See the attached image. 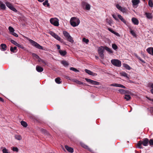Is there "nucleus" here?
<instances>
[{"mask_svg": "<svg viewBox=\"0 0 153 153\" xmlns=\"http://www.w3.org/2000/svg\"><path fill=\"white\" fill-rule=\"evenodd\" d=\"M72 81L76 83H77L78 84H79V85L82 84V85H85V83H83V82H82L81 81H79L77 79H74L72 80Z\"/></svg>", "mask_w": 153, "mask_h": 153, "instance_id": "nucleus-19", "label": "nucleus"}, {"mask_svg": "<svg viewBox=\"0 0 153 153\" xmlns=\"http://www.w3.org/2000/svg\"><path fill=\"white\" fill-rule=\"evenodd\" d=\"M118 87H120V88H126V87L125 86H124L123 85H121V84H119Z\"/></svg>", "mask_w": 153, "mask_h": 153, "instance_id": "nucleus-51", "label": "nucleus"}, {"mask_svg": "<svg viewBox=\"0 0 153 153\" xmlns=\"http://www.w3.org/2000/svg\"><path fill=\"white\" fill-rule=\"evenodd\" d=\"M15 138L18 140H20L22 139V136L19 134H16L14 136Z\"/></svg>", "mask_w": 153, "mask_h": 153, "instance_id": "nucleus-24", "label": "nucleus"}, {"mask_svg": "<svg viewBox=\"0 0 153 153\" xmlns=\"http://www.w3.org/2000/svg\"><path fill=\"white\" fill-rule=\"evenodd\" d=\"M10 51L13 53H16L17 51V47H14L13 48L11 47L10 48Z\"/></svg>", "mask_w": 153, "mask_h": 153, "instance_id": "nucleus-23", "label": "nucleus"}, {"mask_svg": "<svg viewBox=\"0 0 153 153\" xmlns=\"http://www.w3.org/2000/svg\"><path fill=\"white\" fill-rule=\"evenodd\" d=\"M7 6L9 8H10V3L9 2H6L5 3Z\"/></svg>", "mask_w": 153, "mask_h": 153, "instance_id": "nucleus-54", "label": "nucleus"}, {"mask_svg": "<svg viewBox=\"0 0 153 153\" xmlns=\"http://www.w3.org/2000/svg\"><path fill=\"white\" fill-rule=\"evenodd\" d=\"M119 92L122 94H130L131 93L128 90H126L123 89H120L118 90Z\"/></svg>", "mask_w": 153, "mask_h": 153, "instance_id": "nucleus-11", "label": "nucleus"}, {"mask_svg": "<svg viewBox=\"0 0 153 153\" xmlns=\"http://www.w3.org/2000/svg\"><path fill=\"white\" fill-rule=\"evenodd\" d=\"M145 15L146 17L149 19H152V16L151 13L149 12H145Z\"/></svg>", "mask_w": 153, "mask_h": 153, "instance_id": "nucleus-13", "label": "nucleus"}, {"mask_svg": "<svg viewBox=\"0 0 153 153\" xmlns=\"http://www.w3.org/2000/svg\"><path fill=\"white\" fill-rule=\"evenodd\" d=\"M17 47H18L19 48H21L22 49H23L24 50H25L26 49L25 48L23 47V46L22 45H20L19 44H18L17 45H16Z\"/></svg>", "mask_w": 153, "mask_h": 153, "instance_id": "nucleus-39", "label": "nucleus"}, {"mask_svg": "<svg viewBox=\"0 0 153 153\" xmlns=\"http://www.w3.org/2000/svg\"><path fill=\"white\" fill-rule=\"evenodd\" d=\"M56 46L57 47V48L59 50L60 49V45H56Z\"/></svg>", "mask_w": 153, "mask_h": 153, "instance_id": "nucleus-59", "label": "nucleus"}, {"mask_svg": "<svg viewBox=\"0 0 153 153\" xmlns=\"http://www.w3.org/2000/svg\"><path fill=\"white\" fill-rule=\"evenodd\" d=\"M49 33L55 39L60 41L61 43H63V40L61 39V38L56 34L54 33L52 31H50Z\"/></svg>", "mask_w": 153, "mask_h": 153, "instance_id": "nucleus-4", "label": "nucleus"}, {"mask_svg": "<svg viewBox=\"0 0 153 153\" xmlns=\"http://www.w3.org/2000/svg\"><path fill=\"white\" fill-rule=\"evenodd\" d=\"M59 20L56 18H52L50 19V23L55 26H58L59 25Z\"/></svg>", "mask_w": 153, "mask_h": 153, "instance_id": "nucleus-3", "label": "nucleus"}, {"mask_svg": "<svg viewBox=\"0 0 153 153\" xmlns=\"http://www.w3.org/2000/svg\"><path fill=\"white\" fill-rule=\"evenodd\" d=\"M82 6L84 9L89 10L90 9V5L87 2H83L82 3Z\"/></svg>", "mask_w": 153, "mask_h": 153, "instance_id": "nucleus-7", "label": "nucleus"}, {"mask_svg": "<svg viewBox=\"0 0 153 153\" xmlns=\"http://www.w3.org/2000/svg\"><path fill=\"white\" fill-rule=\"evenodd\" d=\"M55 81L58 84L61 83L62 82V81L61 80L60 78L59 77H58L56 78L55 79Z\"/></svg>", "mask_w": 153, "mask_h": 153, "instance_id": "nucleus-28", "label": "nucleus"}, {"mask_svg": "<svg viewBox=\"0 0 153 153\" xmlns=\"http://www.w3.org/2000/svg\"><path fill=\"white\" fill-rule=\"evenodd\" d=\"M98 53L100 56L102 58H103L104 57V55L103 52L104 51V49L103 47L102 46L99 47L98 48Z\"/></svg>", "mask_w": 153, "mask_h": 153, "instance_id": "nucleus-8", "label": "nucleus"}, {"mask_svg": "<svg viewBox=\"0 0 153 153\" xmlns=\"http://www.w3.org/2000/svg\"><path fill=\"white\" fill-rule=\"evenodd\" d=\"M10 9L14 12H16L17 10L11 5L10 4Z\"/></svg>", "mask_w": 153, "mask_h": 153, "instance_id": "nucleus-37", "label": "nucleus"}, {"mask_svg": "<svg viewBox=\"0 0 153 153\" xmlns=\"http://www.w3.org/2000/svg\"><path fill=\"white\" fill-rule=\"evenodd\" d=\"M149 140L148 139L146 138L143 139V140H140L138 142L137 144V147L139 149H142L143 147L142 146L143 145L144 146H146L148 145Z\"/></svg>", "mask_w": 153, "mask_h": 153, "instance_id": "nucleus-1", "label": "nucleus"}, {"mask_svg": "<svg viewBox=\"0 0 153 153\" xmlns=\"http://www.w3.org/2000/svg\"><path fill=\"white\" fill-rule=\"evenodd\" d=\"M108 30L109 31H110L112 33H113L114 32V30H111V29H110V28H108Z\"/></svg>", "mask_w": 153, "mask_h": 153, "instance_id": "nucleus-57", "label": "nucleus"}, {"mask_svg": "<svg viewBox=\"0 0 153 153\" xmlns=\"http://www.w3.org/2000/svg\"><path fill=\"white\" fill-rule=\"evenodd\" d=\"M36 71L38 72H41L43 70V68L40 66H37L36 68Z\"/></svg>", "mask_w": 153, "mask_h": 153, "instance_id": "nucleus-21", "label": "nucleus"}, {"mask_svg": "<svg viewBox=\"0 0 153 153\" xmlns=\"http://www.w3.org/2000/svg\"><path fill=\"white\" fill-rule=\"evenodd\" d=\"M43 4L45 6L46 5H47L48 7H49L50 4L48 3V1L47 0H46L43 3Z\"/></svg>", "mask_w": 153, "mask_h": 153, "instance_id": "nucleus-36", "label": "nucleus"}, {"mask_svg": "<svg viewBox=\"0 0 153 153\" xmlns=\"http://www.w3.org/2000/svg\"><path fill=\"white\" fill-rule=\"evenodd\" d=\"M149 142L150 145H153V139H151Z\"/></svg>", "mask_w": 153, "mask_h": 153, "instance_id": "nucleus-50", "label": "nucleus"}, {"mask_svg": "<svg viewBox=\"0 0 153 153\" xmlns=\"http://www.w3.org/2000/svg\"><path fill=\"white\" fill-rule=\"evenodd\" d=\"M133 6H137L140 2V0H132Z\"/></svg>", "mask_w": 153, "mask_h": 153, "instance_id": "nucleus-18", "label": "nucleus"}, {"mask_svg": "<svg viewBox=\"0 0 153 153\" xmlns=\"http://www.w3.org/2000/svg\"><path fill=\"white\" fill-rule=\"evenodd\" d=\"M116 7L123 13H125L126 10L125 8L122 7L119 4L116 5Z\"/></svg>", "mask_w": 153, "mask_h": 153, "instance_id": "nucleus-10", "label": "nucleus"}, {"mask_svg": "<svg viewBox=\"0 0 153 153\" xmlns=\"http://www.w3.org/2000/svg\"><path fill=\"white\" fill-rule=\"evenodd\" d=\"M65 148L69 152L73 153L74 152V149L72 148L69 147L67 146H65Z\"/></svg>", "mask_w": 153, "mask_h": 153, "instance_id": "nucleus-16", "label": "nucleus"}, {"mask_svg": "<svg viewBox=\"0 0 153 153\" xmlns=\"http://www.w3.org/2000/svg\"><path fill=\"white\" fill-rule=\"evenodd\" d=\"M42 62L43 63L45 64H46V62L45 61L42 59Z\"/></svg>", "mask_w": 153, "mask_h": 153, "instance_id": "nucleus-61", "label": "nucleus"}, {"mask_svg": "<svg viewBox=\"0 0 153 153\" xmlns=\"http://www.w3.org/2000/svg\"><path fill=\"white\" fill-rule=\"evenodd\" d=\"M148 5L151 7H152L153 4L152 0H149L148 2Z\"/></svg>", "mask_w": 153, "mask_h": 153, "instance_id": "nucleus-40", "label": "nucleus"}, {"mask_svg": "<svg viewBox=\"0 0 153 153\" xmlns=\"http://www.w3.org/2000/svg\"><path fill=\"white\" fill-rule=\"evenodd\" d=\"M82 146L83 147H84V148H85V149H88V147L87 146L85 145V144H82Z\"/></svg>", "mask_w": 153, "mask_h": 153, "instance_id": "nucleus-53", "label": "nucleus"}, {"mask_svg": "<svg viewBox=\"0 0 153 153\" xmlns=\"http://www.w3.org/2000/svg\"><path fill=\"white\" fill-rule=\"evenodd\" d=\"M82 41L83 42H85L86 44H87L89 42V40L88 39H86L85 38H83Z\"/></svg>", "mask_w": 153, "mask_h": 153, "instance_id": "nucleus-41", "label": "nucleus"}, {"mask_svg": "<svg viewBox=\"0 0 153 153\" xmlns=\"http://www.w3.org/2000/svg\"><path fill=\"white\" fill-rule=\"evenodd\" d=\"M38 59V60L39 62H40L41 61L42 62V59L40 58L39 57Z\"/></svg>", "mask_w": 153, "mask_h": 153, "instance_id": "nucleus-63", "label": "nucleus"}, {"mask_svg": "<svg viewBox=\"0 0 153 153\" xmlns=\"http://www.w3.org/2000/svg\"><path fill=\"white\" fill-rule=\"evenodd\" d=\"M113 33L114 34H115V35H116L117 36H120L119 34L118 33L115 32L114 31V32Z\"/></svg>", "mask_w": 153, "mask_h": 153, "instance_id": "nucleus-55", "label": "nucleus"}, {"mask_svg": "<svg viewBox=\"0 0 153 153\" xmlns=\"http://www.w3.org/2000/svg\"><path fill=\"white\" fill-rule=\"evenodd\" d=\"M118 85H119V84H118L114 83V84H110V85L111 86H114V87H118Z\"/></svg>", "mask_w": 153, "mask_h": 153, "instance_id": "nucleus-47", "label": "nucleus"}, {"mask_svg": "<svg viewBox=\"0 0 153 153\" xmlns=\"http://www.w3.org/2000/svg\"><path fill=\"white\" fill-rule=\"evenodd\" d=\"M135 56L139 60H140L141 59V58L139 56H137V55H135Z\"/></svg>", "mask_w": 153, "mask_h": 153, "instance_id": "nucleus-62", "label": "nucleus"}, {"mask_svg": "<svg viewBox=\"0 0 153 153\" xmlns=\"http://www.w3.org/2000/svg\"><path fill=\"white\" fill-rule=\"evenodd\" d=\"M3 153H8L7 150L5 148H4L2 150Z\"/></svg>", "mask_w": 153, "mask_h": 153, "instance_id": "nucleus-49", "label": "nucleus"}, {"mask_svg": "<svg viewBox=\"0 0 153 153\" xmlns=\"http://www.w3.org/2000/svg\"><path fill=\"white\" fill-rule=\"evenodd\" d=\"M130 33L134 37H136V33H135L134 31L131 29H130Z\"/></svg>", "mask_w": 153, "mask_h": 153, "instance_id": "nucleus-32", "label": "nucleus"}, {"mask_svg": "<svg viewBox=\"0 0 153 153\" xmlns=\"http://www.w3.org/2000/svg\"><path fill=\"white\" fill-rule=\"evenodd\" d=\"M70 69L71 70L73 71H74L75 72H78L79 71L77 70L76 69L73 68V67H71L70 68Z\"/></svg>", "mask_w": 153, "mask_h": 153, "instance_id": "nucleus-43", "label": "nucleus"}, {"mask_svg": "<svg viewBox=\"0 0 153 153\" xmlns=\"http://www.w3.org/2000/svg\"><path fill=\"white\" fill-rule=\"evenodd\" d=\"M67 39L68 41L69 42H70L73 43L74 42V40L73 39L72 37L70 35L67 38Z\"/></svg>", "mask_w": 153, "mask_h": 153, "instance_id": "nucleus-29", "label": "nucleus"}, {"mask_svg": "<svg viewBox=\"0 0 153 153\" xmlns=\"http://www.w3.org/2000/svg\"><path fill=\"white\" fill-rule=\"evenodd\" d=\"M70 22L71 26L75 27L78 26L79 25L80 21L78 18L72 17L71 19Z\"/></svg>", "mask_w": 153, "mask_h": 153, "instance_id": "nucleus-2", "label": "nucleus"}, {"mask_svg": "<svg viewBox=\"0 0 153 153\" xmlns=\"http://www.w3.org/2000/svg\"><path fill=\"white\" fill-rule=\"evenodd\" d=\"M121 76H124V77H126L127 78H128V79L129 78V77L128 76L127 74L125 72H122L121 73Z\"/></svg>", "mask_w": 153, "mask_h": 153, "instance_id": "nucleus-34", "label": "nucleus"}, {"mask_svg": "<svg viewBox=\"0 0 153 153\" xmlns=\"http://www.w3.org/2000/svg\"><path fill=\"white\" fill-rule=\"evenodd\" d=\"M11 149L13 152H18L19 151V149L16 147H12Z\"/></svg>", "mask_w": 153, "mask_h": 153, "instance_id": "nucleus-22", "label": "nucleus"}, {"mask_svg": "<svg viewBox=\"0 0 153 153\" xmlns=\"http://www.w3.org/2000/svg\"><path fill=\"white\" fill-rule=\"evenodd\" d=\"M32 55L33 57H35L36 59H38L39 58V56L35 53H33Z\"/></svg>", "mask_w": 153, "mask_h": 153, "instance_id": "nucleus-46", "label": "nucleus"}, {"mask_svg": "<svg viewBox=\"0 0 153 153\" xmlns=\"http://www.w3.org/2000/svg\"><path fill=\"white\" fill-rule=\"evenodd\" d=\"M85 72L89 75H92L93 76H95L97 75V74L95 73H93L91 71L88 69H85Z\"/></svg>", "mask_w": 153, "mask_h": 153, "instance_id": "nucleus-14", "label": "nucleus"}, {"mask_svg": "<svg viewBox=\"0 0 153 153\" xmlns=\"http://www.w3.org/2000/svg\"><path fill=\"white\" fill-rule=\"evenodd\" d=\"M149 86L152 89H153V83H150L149 84Z\"/></svg>", "mask_w": 153, "mask_h": 153, "instance_id": "nucleus-56", "label": "nucleus"}, {"mask_svg": "<svg viewBox=\"0 0 153 153\" xmlns=\"http://www.w3.org/2000/svg\"><path fill=\"white\" fill-rule=\"evenodd\" d=\"M106 21L110 25L112 23V21L110 19H107L106 20Z\"/></svg>", "mask_w": 153, "mask_h": 153, "instance_id": "nucleus-48", "label": "nucleus"}, {"mask_svg": "<svg viewBox=\"0 0 153 153\" xmlns=\"http://www.w3.org/2000/svg\"><path fill=\"white\" fill-rule=\"evenodd\" d=\"M10 41L12 44L16 46L18 44L16 41L12 39Z\"/></svg>", "mask_w": 153, "mask_h": 153, "instance_id": "nucleus-44", "label": "nucleus"}, {"mask_svg": "<svg viewBox=\"0 0 153 153\" xmlns=\"http://www.w3.org/2000/svg\"><path fill=\"white\" fill-rule=\"evenodd\" d=\"M32 44V45L36 47V48H37L39 49H43V47L41 46L39 44H38L36 42H35L32 39H29L28 40Z\"/></svg>", "mask_w": 153, "mask_h": 153, "instance_id": "nucleus-5", "label": "nucleus"}, {"mask_svg": "<svg viewBox=\"0 0 153 153\" xmlns=\"http://www.w3.org/2000/svg\"><path fill=\"white\" fill-rule=\"evenodd\" d=\"M118 17L119 18V19L124 23L125 24L126 23V20L124 19L121 15L120 14L118 15Z\"/></svg>", "mask_w": 153, "mask_h": 153, "instance_id": "nucleus-27", "label": "nucleus"}, {"mask_svg": "<svg viewBox=\"0 0 153 153\" xmlns=\"http://www.w3.org/2000/svg\"><path fill=\"white\" fill-rule=\"evenodd\" d=\"M65 78L68 80H71L70 77L67 76H65Z\"/></svg>", "mask_w": 153, "mask_h": 153, "instance_id": "nucleus-58", "label": "nucleus"}, {"mask_svg": "<svg viewBox=\"0 0 153 153\" xmlns=\"http://www.w3.org/2000/svg\"><path fill=\"white\" fill-rule=\"evenodd\" d=\"M0 101H1V102H4L3 99L1 97H0Z\"/></svg>", "mask_w": 153, "mask_h": 153, "instance_id": "nucleus-60", "label": "nucleus"}, {"mask_svg": "<svg viewBox=\"0 0 153 153\" xmlns=\"http://www.w3.org/2000/svg\"><path fill=\"white\" fill-rule=\"evenodd\" d=\"M113 17L116 20H118V19L117 18V17H116V16L114 15V14H112V15Z\"/></svg>", "mask_w": 153, "mask_h": 153, "instance_id": "nucleus-52", "label": "nucleus"}, {"mask_svg": "<svg viewBox=\"0 0 153 153\" xmlns=\"http://www.w3.org/2000/svg\"><path fill=\"white\" fill-rule=\"evenodd\" d=\"M63 33L64 35L66 38L70 36L69 33L65 31H63Z\"/></svg>", "mask_w": 153, "mask_h": 153, "instance_id": "nucleus-31", "label": "nucleus"}, {"mask_svg": "<svg viewBox=\"0 0 153 153\" xmlns=\"http://www.w3.org/2000/svg\"><path fill=\"white\" fill-rule=\"evenodd\" d=\"M111 63L114 65L120 67L121 66V62L118 60L116 59H112L111 61Z\"/></svg>", "mask_w": 153, "mask_h": 153, "instance_id": "nucleus-6", "label": "nucleus"}, {"mask_svg": "<svg viewBox=\"0 0 153 153\" xmlns=\"http://www.w3.org/2000/svg\"><path fill=\"white\" fill-rule=\"evenodd\" d=\"M105 49L106 51L110 53H113V51L110 48L107 47H105Z\"/></svg>", "mask_w": 153, "mask_h": 153, "instance_id": "nucleus-35", "label": "nucleus"}, {"mask_svg": "<svg viewBox=\"0 0 153 153\" xmlns=\"http://www.w3.org/2000/svg\"><path fill=\"white\" fill-rule=\"evenodd\" d=\"M21 124L24 127H26L27 126V123L23 121H21Z\"/></svg>", "mask_w": 153, "mask_h": 153, "instance_id": "nucleus-33", "label": "nucleus"}, {"mask_svg": "<svg viewBox=\"0 0 153 153\" xmlns=\"http://www.w3.org/2000/svg\"><path fill=\"white\" fill-rule=\"evenodd\" d=\"M14 31L13 28L10 26V34H11L15 37H18V35L14 32Z\"/></svg>", "mask_w": 153, "mask_h": 153, "instance_id": "nucleus-12", "label": "nucleus"}, {"mask_svg": "<svg viewBox=\"0 0 153 153\" xmlns=\"http://www.w3.org/2000/svg\"><path fill=\"white\" fill-rule=\"evenodd\" d=\"M0 46L1 50L4 51L6 50V45L2 44H1Z\"/></svg>", "mask_w": 153, "mask_h": 153, "instance_id": "nucleus-26", "label": "nucleus"}, {"mask_svg": "<svg viewBox=\"0 0 153 153\" xmlns=\"http://www.w3.org/2000/svg\"><path fill=\"white\" fill-rule=\"evenodd\" d=\"M0 8L2 9H4L5 8V6L4 4H3L2 3L1 4V6L0 7Z\"/></svg>", "mask_w": 153, "mask_h": 153, "instance_id": "nucleus-45", "label": "nucleus"}, {"mask_svg": "<svg viewBox=\"0 0 153 153\" xmlns=\"http://www.w3.org/2000/svg\"><path fill=\"white\" fill-rule=\"evenodd\" d=\"M146 98H147L148 100H149L151 101H152V100H153V99H150V98H149V97H146Z\"/></svg>", "mask_w": 153, "mask_h": 153, "instance_id": "nucleus-64", "label": "nucleus"}, {"mask_svg": "<svg viewBox=\"0 0 153 153\" xmlns=\"http://www.w3.org/2000/svg\"><path fill=\"white\" fill-rule=\"evenodd\" d=\"M61 63L62 65H64V66L65 67H67L69 65L68 62L64 60L62 61Z\"/></svg>", "mask_w": 153, "mask_h": 153, "instance_id": "nucleus-30", "label": "nucleus"}, {"mask_svg": "<svg viewBox=\"0 0 153 153\" xmlns=\"http://www.w3.org/2000/svg\"><path fill=\"white\" fill-rule=\"evenodd\" d=\"M146 51L149 54L153 55V48H149L146 49Z\"/></svg>", "mask_w": 153, "mask_h": 153, "instance_id": "nucleus-15", "label": "nucleus"}, {"mask_svg": "<svg viewBox=\"0 0 153 153\" xmlns=\"http://www.w3.org/2000/svg\"><path fill=\"white\" fill-rule=\"evenodd\" d=\"M112 46L113 48L115 50H116L117 48V46L115 44H113Z\"/></svg>", "mask_w": 153, "mask_h": 153, "instance_id": "nucleus-42", "label": "nucleus"}, {"mask_svg": "<svg viewBox=\"0 0 153 153\" xmlns=\"http://www.w3.org/2000/svg\"><path fill=\"white\" fill-rule=\"evenodd\" d=\"M124 67L126 69L130 70L131 69L130 67L127 64H124L123 65Z\"/></svg>", "mask_w": 153, "mask_h": 153, "instance_id": "nucleus-38", "label": "nucleus"}, {"mask_svg": "<svg viewBox=\"0 0 153 153\" xmlns=\"http://www.w3.org/2000/svg\"><path fill=\"white\" fill-rule=\"evenodd\" d=\"M59 52L62 56H65L67 53L66 51H62L60 50L59 51Z\"/></svg>", "mask_w": 153, "mask_h": 153, "instance_id": "nucleus-25", "label": "nucleus"}, {"mask_svg": "<svg viewBox=\"0 0 153 153\" xmlns=\"http://www.w3.org/2000/svg\"><path fill=\"white\" fill-rule=\"evenodd\" d=\"M85 80L88 82L94 85H99L100 84V82L96 81H94L90 79L85 78Z\"/></svg>", "mask_w": 153, "mask_h": 153, "instance_id": "nucleus-9", "label": "nucleus"}, {"mask_svg": "<svg viewBox=\"0 0 153 153\" xmlns=\"http://www.w3.org/2000/svg\"><path fill=\"white\" fill-rule=\"evenodd\" d=\"M129 94H125V97H124V98L126 101L129 100L131 99V97H130V96L129 95Z\"/></svg>", "mask_w": 153, "mask_h": 153, "instance_id": "nucleus-20", "label": "nucleus"}, {"mask_svg": "<svg viewBox=\"0 0 153 153\" xmlns=\"http://www.w3.org/2000/svg\"><path fill=\"white\" fill-rule=\"evenodd\" d=\"M133 23L135 25H138L139 24V21L135 18H133L131 19Z\"/></svg>", "mask_w": 153, "mask_h": 153, "instance_id": "nucleus-17", "label": "nucleus"}]
</instances>
